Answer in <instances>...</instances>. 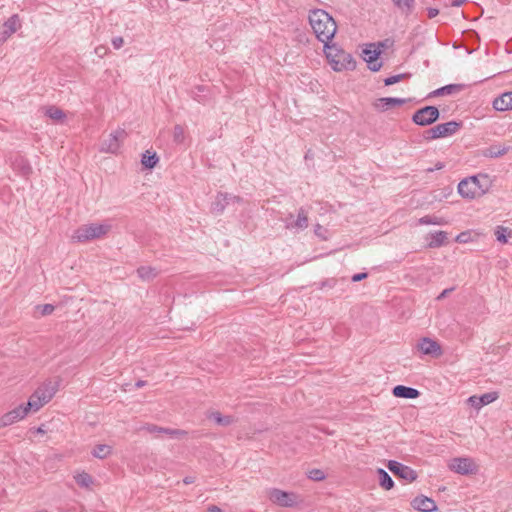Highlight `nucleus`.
I'll return each instance as SVG.
<instances>
[{"label":"nucleus","instance_id":"4468645a","mask_svg":"<svg viewBox=\"0 0 512 512\" xmlns=\"http://www.w3.org/2000/svg\"><path fill=\"white\" fill-rule=\"evenodd\" d=\"M380 53L381 51L374 44H370L363 50V59L367 62L368 68L373 72L379 71L382 67V63L377 61Z\"/></svg>","mask_w":512,"mask_h":512},{"label":"nucleus","instance_id":"f3484780","mask_svg":"<svg viewBox=\"0 0 512 512\" xmlns=\"http://www.w3.org/2000/svg\"><path fill=\"white\" fill-rule=\"evenodd\" d=\"M499 397L498 392H488L481 396H470L467 400V402L476 409H481L483 406L488 405L495 400H497Z\"/></svg>","mask_w":512,"mask_h":512},{"label":"nucleus","instance_id":"5701e85b","mask_svg":"<svg viewBox=\"0 0 512 512\" xmlns=\"http://www.w3.org/2000/svg\"><path fill=\"white\" fill-rule=\"evenodd\" d=\"M447 242V233L445 231H437L429 234V248H438Z\"/></svg>","mask_w":512,"mask_h":512},{"label":"nucleus","instance_id":"c03bdc74","mask_svg":"<svg viewBox=\"0 0 512 512\" xmlns=\"http://www.w3.org/2000/svg\"><path fill=\"white\" fill-rule=\"evenodd\" d=\"M124 44V40L122 37H114L112 39V45L115 49H120Z\"/></svg>","mask_w":512,"mask_h":512},{"label":"nucleus","instance_id":"7ed1b4c3","mask_svg":"<svg viewBox=\"0 0 512 512\" xmlns=\"http://www.w3.org/2000/svg\"><path fill=\"white\" fill-rule=\"evenodd\" d=\"M57 391V384L53 382H46L39 386L36 391L30 396L26 405L29 412H37L45 404H47L55 395Z\"/></svg>","mask_w":512,"mask_h":512},{"label":"nucleus","instance_id":"13d9d810","mask_svg":"<svg viewBox=\"0 0 512 512\" xmlns=\"http://www.w3.org/2000/svg\"><path fill=\"white\" fill-rule=\"evenodd\" d=\"M100 52H102V49L96 48V53L99 54Z\"/></svg>","mask_w":512,"mask_h":512},{"label":"nucleus","instance_id":"c85d7f7f","mask_svg":"<svg viewBox=\"0 0 512 512\" xmlns=\"http://www.w3.org/2000/svg\"><path fill=\"white\" fill-rule=\"evenodd\" d=\"M494 234L498 242L506 244L508 242V237L512 236V230L508 227L497 226Z\"/></svg>","mask_w":512,"mask_h":512},{"label":"nucleus","instance_id":"6e6d98bb","mask_svg":"<svg viewBox=\"0 0 512 512\" xmlns=\"http://www.w3.org/2000/svg\"><path fill=\"white\" fill-rule=\"evenodd\" d=\"M144 385H145V381H143V380H139V381H137V382H136V384H135V386H136L137 388H141V387H143Z\"/></svg>","mask_w":512,"mask_h":512},{"label":"nucleus","instance_id":"c9c22d12","mask_svg":"<svg viewBox=\"0 0 512 512\" xmlns=\"http://www.w3.org/2000/svg\"><path fill=\"white\" fill-rule=\"evenodd\" d=\"M159 433L169 435L171 438H179L186 434V432L183 430L169 429V428H163V427L159 428Z\"/></svg>","mask_w":512,"mask_h":512},{"label":"nucleus","instance_id":"de8ad7c7","mask_svg":"<svg viewBox=\"0 0 512 512\" xmlns=\"http://www.w3.org/2000/svg\"><path fill=\"white\" fill-rule=\"evenodd\" d=\"M453 291V288L444 289L437 297V300H442L445 298L450 292Z\"/></svg>","mask_w":512,"mask_h":512},{"label":"nucleus","instance_id":"3c124183","mask_svg":"<svg viewBox=\"0 0 512 512\" xmlns=\"http://www.w3.org/2000/svg\"><path fill=\"white\" fill-rule=\"evenodd\" d=\"M437 96H443V90H441V88H438L429 94V97H437Z\"/></svg>","mask_w":512,"mask_h":512},{"label":"nucleus","instance_id":"2eb2a0df","mask_svg":"<svg viewBox=\"0 0 512 512\" xmlns=\"http://www.w3.org/2000/svg\"><path fill=\"white\" fill-rule=\"evenodd\" d=\"M241 201L242 199L239 196L227 193H218L212 204V210L216 213H222L227 205L239 203Z\"/></svg>","mask_w":512,"mask_h":512},{"label":"nucleus","instance_id":"412c9836","mask_svg":"<svg viewBox=\"0 0 512 512\" xmlns=\"http://www.w3.org/2000/svg\"><path fill=\"white\" fill-rule=\"evenodd\" d=\"M493 108L497 111L512 110V91L505 92L493 101Z\"/></svg>","mask_w":512,"mask_h":512},{"label":"nucleus","instance_id":"603ef678","mask_svg":"<svg viewBox=\"0 0 512 512\" xmlns=\"http://www.w3.org/2000/svg\"><path fill=\"white\" fill-rule=\"evenodd\" d=\"M194 481H195V478L192 477V476H186L183 479V483L186 484V485L192 484V483H194Z\"/></svg>","mask_w":512,"mask_h":512},{"label":"nucleus","instance_id":"09e8293b","mask_svg":"<svg viewBox=\"0 0 512 512\" xmlns=\"http://www.w3.org/2000/svg\"><path fill=\"white\" fill-rule=\"evenodd\" d=\"M438 14H439V10L438 9H436V8H429L428 9V17L430 19L436 17Z\"/></svg>","mask_w":512,"mask_h":512},{"label":"nucleus","instance_id":"f8f14e48","mask_svg":"<svg viewBox=\"0 0 512 512\" xmlns=\"http://www.w3.org/2000/svg\"><path fill=\"white\" fill-rule=\"evenodd\" d=\"M387 468L394 475L408 482H413L417 478V473L415 470L395 460H390L387 464Z\"/></svg>","mask_w":512,"mask_h":512},{"label":"nucleus","instance_id":"c756f323","mask_svg":"<svg viewBox=\"0 0 512 512\" xmlns=\"http://www.w3.org/2000/svg\"><path fill=\"white\" fill-rule=\"evenodd\" d=\"M112 452V447L106 444H99L92 450V455L99 459L107 458Z\"/></svg>","mask_w":512,"mask_h":512},{"label":"nucleus","instance_id":"49530a36","mask_svg":"<svg viewBox=\"0 0 512 512\" xmlns=\"http://www.w3.org/2000/svg\"><path fill=\"white\" fill-rule=\"evenodd\" d=\"M159 428H160L159 426L152 425V424H151V425H147V426L145 427V429H146L149 433H158V434H160V433H159Z\"/></svg>","mask_w":512,"mask_h":512},{"label":"nucleus","instance_id":"2f4dec72","mask_svg":"<svg viewBox=\"0 0 512 512\" xmlns=\"http://www.w3.org/2000/svg\"><path fill=\"white\" fill-rule=\"evenodd\" d=\"M74 479L79 486L84 488H89L93 483L92 477L86 472L76 474Z\"/></svg>","mask_w":512,"mask_h":512},{"label":"nucleus","instance_id":"ddd939ff","mask_svg":"<svg viewBox=\"0 0 512 512\" xmlns=\"http://www.w3.org/2000/svg\"><path fill=\"white\" fill-rule=\"evenodd\" d=\"M28 413L29 408H26L24 405H19L0 417V428L12 425L13 423L22 420Z\"/></svg>","mask_w":512,"mask_h":512},{"label":"nucleus","instance_id":"0eeeda50","mask_svg":"<svg viewBox=\"0 0 512 512\" xmlns=\"http://www.w3.org/2000/svg\"><path fill=\"white\" fill-rule=\"evenodd\" d=\"M439 114L437 107L425 106L413 114L412 120L417 125L427 126L434 123L439 118Z\"/></svg>","mask_w":512,"mask_h":512},{"label":"nucleus","instance_id":"f704fd0d","mask_svg":"<svg viewBox=\"0 0 512 512\" xmlns=\"http://www.w3.org/2000/svg\"><path fill=\"white\" fill-rule=\"evenodd\" d=\"M463 89V84H449L441 87V90H443V95L455 94L462 91Z\"/></svg>","mask_w":512,"mask_h":512},{"label":"nucleus","instance_id":"79ce46f5","mask_svg":"<svg viewBox=\"0 0 512 512\" xmlns=\"http://www.w3.org/2000/svg\"><path fill=\"white\" fill-rule=\"evenodd\" d=\"M470 241V233L462 232L456 237V242L458 243H468Z\"/></svg>","mask_w":512,"mask_h":512},{"label":"nucleus","instance_id":"a211bd4d","mask_svg":"<svg viewBox=\"0 0 512 512\" xmlns=\"http://www.w3.org/2000/svg\"><path fill=\"white\" fill-rule=\"evenodd\" d=\"M406 102L403 98L382 97L373 102V107L378 111H386L396 106H401Z\"/></svg>","mask_w":512,"mask_h":512},{"label":"nucleus","instance_id":"20e7f679","mask_svg":"<svg viewBox=\"0 0 512 512\" xmlns=\"http://www.w3.org/2000/svg\"><path fill=\"white\" fill-rule=\"evenodd\" d=\"M111 229V225L109 224H100V223H90L85 224L77 228L73 235L72 239L77 242H88L94 239H98L104 235H106Z\"/></svg>","mask_w":512,"mask_h":512},{"label":"nucleus","instance_id":"5fc2aeb1","mask_svg":"<svg viewBox=\"0 0 512 512\" xmlns=\"http://www.w3.org/2000/svg\"><path fill=\"white\" fill-rule=\"evenodd\" d=\"M207 512H222V510L219 507H217V506H210L207 509Z\"/></svg>","mask_w":512,"mask_h":512},{"label":"nucleus","instance_id":"9b49d317","mask_svg":"<svg viewBox=\"0 0 512 512\" xmlns=\"http://www.w3.org/2000/svg\"><path fill=\"white\" fill-rule=\"evenodd\" d=\"M269 499L281 506V507H292L296 504L297 497L295 493L286 492L277 488L270 489L268 492Z\"/></svg>","mask_w":512,"mask_h":512},{"label":"nucleus","instance_id":"4d7b16f0","mask_svg":"<svg viewBox=\"0 0 512 512\" xmlns=\"http://www.w3.org/2000/svg\"><path fill=\"white\" fill-rule=\"evenodd\" d=\"M35 432H36V433H39V434H44V433H45V430L43 429V427H42V426H40V427H38V428H36V429H35Z\"/></svg>","mask_w":512,"mask_h":512},{"label":"nucleus","instance_id":"6e6552de","mask_svg":"<svg viewBox=\"0 0 512 512\" xmlns=\"http://www.w3.org/2000/svg\"><path fill=\"white\" fill-rule=\"evenodd\" d=\"M127 133L123 129H117L109 134L108 138L101 143V152L117 153L120 149L121 143L126 138Z\"/></svg>","mask_w":512,"mask_h":512},{"label":"nucleus","instance_id":"f03ea898","mask_svg":"<svg viewBox=\"0 0 512 512\" xmlns=\"http://www.w3.org/2000/svg\"><path fill=\"white\" fill-rule=\"evenodd\" d=\"M326 58L334 71L353 70L356 62L351 54L338 49L335 45L324 46Z\"/></svg>","mask_w":512,"mask_h":512},{"label":"nucleus","instance_id":"b1692460","mask_svg":"<svg viewBox=\"0 0 512 512\" xmlns=\"http://www.w3.org/2000/svg\"><path fill=\"white\" fill-rule=\"evenodd\" d=\"M510 150V147L504 146V145H492L488 149L485 150L484 156L490 157V158H498Z\"/></svg>","mask_w":512,"mask_h":512},{"label":"nucleus","instance_id":"4be33fe9","mask_svg":"<svg viewBox=\"0 0 512 512\" xmlns=\"http://www.w3.org/2000/svg\"><path fill=\"white\" fill-rule=\"evenodd\" d=\"M393 395L398 398L415 399L420 395V392L412 387L404 385H397L393 388Z\"/></svg>","mask_w":512,"mask_h":512},{"label":"nucleus","instance_id":"8fccbe9b","mask_svg":"<svg viewBox=\"0 0 512 512\" xmlns=\"http://www.w3.org/2000/svg\"><path fill=\"white\" fill-rule=\"evenodd\" d=\"M443 168H444V163H442V162H437L433 168H428V169H427V171H428V172H433V171H435V170H441V169H443Z\"/></svg>","mask_w":512,"mask_h":512},{"label":"nucleus","instance_id":"37998d69","mask_svg":"<svg viewBox=\"0 0 512 512\" xmlns=\"http://www.w3.org/2000/svg\"><path fill=\"white\" fill-rule=\"evenodd\" d=\"M314 233L321 239H326V230L320 224L315 225Z\"/></svg>","mask_w":512,"mask_h":512},{"label":"nucleus","instance_id":"f257e3e1","mask_svg":"<svg viewBox=\"0 0 512 512\" xmlns=\"http://www.w3.org/2000/svg\"><path fill=\"white\" fill-rule=\"evenodd\" d=\"M309 23L317 39L325 45L329 44L335 36L337 25L335 20L326 11L316 9L309 15Z\"/></svg>","mask_w":512,"mask_h":512},{"label":"nucleus","instance_id":"bb28decb","mask_svg":"<svg viewBox=\"0 0 512 512\" xmlns=\"http://www.w3.org/2000/svg\"><path fill=\"white\" fill-rule=\"evenodd\" d=\"M392 3L405 15L412 13L415 5L414 0H391Z\"/></svg>","mask_w":512,"mask_h":512},{"label":"nucleus","instance_id":"6ab92c4d","mask_svg":"<svg viewBox=\"0 0 512 512\" xmlns=\"http://www.w3.org/2000/svg\"><path fill=\"white\" fill-rule=\"evenodd\" d=\"M414 509L421 512H433L437 509V505L434 500L426 496H418L411 502Z\"/></svg>","mask_w":512,"mask_h":512},{"label":"nucleus","instance_id":"bf43d9fd","mask_svg":"<svg viewBox=\"0 0 512 512\" xmlns=\"http://www.w3.org/2000/svg\"><path fill=\"white\" fill-rule=\"evenodd\" d=\"M100 52H102V49L96 48V53L99 54Z\"/></svg>","mask_w":512,"mask_h":512},{"label":"nucleus","instance_id":"58836bf2","mask_svg":"<svg viewBox=\"0 0 512 512\" xmlns=\"http://www.w3.org/2000/svg\"><path fill=\"white\" fill-rule=\"evenodd\" d=\"M406 77H407L406 74L393 75V76L387 77L384 80V84L386 86H390V85H393V84H396V83L400 82L402 79H404Z\"/></svg>","mask_w":512,"mask_h":512},{"label":"nucleus","instance_id":"a878e982","mask_svg":"<svg viewBox=\"0 0 512 512\" xmlns=\"http://www.w3.org/2000/svg\"><path fill=\"white\" fill-rule=\"evenodd\" d=\"M379 484L385 490H390L394 486V482L390 475L382 468L377 470Z\"/></svg>","mask_w":512,"mask_h":512},{"label":"nucleus","instance_id":"9d476101","mask_svg":"<svg viewBox=\"0 0 512 512\" xmlns=\"http://www.w3.org/2000/svg\"><path fill=\"white\" fill-rule=\"evenodd\" d=\"M416 348L421 354L433 358H438L443 354L441 345L436 340L429 337L419 339Z\"/></svg>","mask_w":512,"mask_h":512},{"label":"nucleus","instance_id":"dca6fc26","mask_svg":"<svg viewBox=\"0 0 512 512\" xmlns=\"http://www.w3.org/2000/svg\"><path fill=\"white\" fill-rule=\"evenodd\" d=\"M293 215L290 214L285 220L287 229L304 230L308 227V213L304 208L298 210L297 219L292 221Z\"/></svg>","mask_w":512,"mask_h":512},{"label":"nucleus","instance_id":"cd10ccee","mask_svg":"<svg viewBox=\"0 0 512 512\" xmlns=\"http://www.w3.org/2000/svg\"><path fill=\"white\" fill-rule=\"evenodd\" d=\"M159 159L155 152L151 153L149 150H147L143 155L141 159V163L144 167L148 169H152L156 166Z\"/></svg>","mask_w":512,"mask_h":512},{"label":"nucleus","instance_id":"e433bc0d","mask_svg":"<svg viewBox=\"0 0 512 512\" xmlns=\"http://www.w3.org/2000/svg\"><path fill=\"white\" fill-rule=\"evenodd\" d=\"M55 307L52 304L38 305L36 311L41 316L50 315L54 311Z\"/></svg>","mask_w":512,"mask_h":512},{"label":"nucleus","instance_id":"473e14b6","mask_svg":"<svg viewBox=\"0 0 512 512\" xmlns=\"http://www.w3.org/2000/svg\"><path fill=\"white\" fill-rule=\"evenodd\" d=\"M46 116L55 121H62L65 118L64 112L55 106H50L46 109Z\"/></svg>","mask_w":512,"mask_h":512},{"label":"nucleus","instance_id":"864d4df0","mask_svg":"<svg viewBox=\"0 0 512 512\" xmlns=\"http://www.w3.org/2000/svg\"><path fill=\"white\" fill-rule=\"evenodd\" d=\"M466 0H453L451 5L454 7H460L465 3Z\"/></svg>","mask_w":512,"mask_h":512},{"label":"nucleus","instance_id":"72a5a7b5","mask_svg":"<svg viewBox=\"0 0 512 512\" xmlns=\"http://www.w3.org/2000/svg\"><path fill=\"white\" fill-rule=\"evenodd\" d=\"M210 419H213L218 425L228 426L233 422V418L231 416H222L219 412H212L209 415Z\"/></svg>","mask_w":512,"mask_h":512},{"label":"nucleus","instance_id":"39448f33","mask_svg":"<svg viewBox=\"0 0 512 512\" xmlns=\"http://www.w3.org/2000/svg\"><path fill=\"white\" fill-rule=\"evenodd\" d=\"M461 122L449 121L446 123L438 124L424 133V138L427 140H434L438 138H445L454 135L460 128Z\"/></svg>","mask_w":512,"mask_h":512},{"label":"nucleus","instance_id":"aec40b11","mask_svg":"<svg viewBox=\"0 0 512 512\" xmlns=\"http://www.w3.org/2000/svg\"><path fill=\"white\" fill-rule=\"evenodd\" d=\"M21 27L20 19L17 14L9 17L3 24V31L1 32V38L3 40L8 39Z\"/></svg>","mask_w":512,"mask_h":512},{"label":"nucleus","instance_id":"7c9ffc66","mask_svg":"<svg viewBox=\"0 0 512 512\" xmlns=\"http://www.w3.org/2000/svg\"><path fill=\"white\" fill-rule=\"evenodd\" d=\"M138 276L145 280H151L157 276V271L150 266H142L137 269Z\"/></svg>","mask_w":512,"mask_h":512},{"label":"nucleus","instance_id":"4c0bfd02","mask_svg":"<svg viewBox=\"0 0 512 512\" xmlns=\"http://www.w3.org/2000/svg\"><path fill=\"white\" fill-rule=\"evenodd\" d=\"M174 141L177 143H182L184 140V129L180 125H176L173 131Z\"/></svg>","mask_w":512,"mask_h":512},{"label":"nucleus","instance_id":"a18cd8bd","mask_svg":"<svg viewBox=\"0 0 512 512\" xmlns=\"http://www.w3.org/2000/svg\"><path fill=\"white\" fill-rule=\"evenodd\" d=\"M368 276L367 273H358V274H354L352 276V281L353 282H358V281H361L363 279H365L366 277Z\"/></svg>","mask_w":512,"mask_h":512},{"label":"nucleus","instance_id":"393cba45","mask_svg":"<svg viewBox=\"0 0 512 512\" xmlns=\"http://www.w3.org/2000/svg\"><path fill=\"white\" fill-rule=\"evenodd\" d=\"M448 221L443 217H438L435 215H426L418 219V224L420 225H446Z\"/></svg>","mask_w":512,"mask_h":512},{"label":"nucleus","instance_id":"423d86ee","mask_svg":"<svg viewBox=\"0 0 512 512\" xmlns=\"http://www.w3.org/2000/svg\"><path fill=\"white\" fill-rule=\"evenodd\" d=\"M448 467L451 471L461 475H469L477 471L474 460L469 457H455L449 461Z\"/></svg>","mask_w":512,"mask_h":512},{"label":"nucleus","instance_id":"1a4fd4ad","mask_svg":"<svg viewBox=\"0 0 512 512\" xmlns=\"http://www.w3.org/2000/svg\"><path fill=\"white\" fill-rule=\"evenodd\" d=\"M477 177L471 176L463 179L458 184V192L459 194L467 199H474L480 197L484 194L483 189H479L477 187Z\"/></svg>","mask_w":512,"mask_h":512},{"label":"nucleus","instance_id":"a19ab883","mask_svg":"<svg viewBox=\"0 0 512 512\" xmlns=\"http://www.w3.org/2000/svg\"><path fill=\"white\" fill-rule=\"evenodd\" d=\"M324 477V472L318 469L311 470L309 473V478L313 480H322Z\"/></svg>","mask_w":512,"mask_h":512},{"label":"nucleus","instance_id":"ea45409f","mask_svg":"<svg viewBox=\"0 0 512 512\" xmlns=\"http://www.w3.org/2000/svg\"><path fill=\"white\" fill-rule=\"evenodd\" d=\"M477 177V187L479 189H483L484 190V194L486 193L487 191V185H486V182H487V176L485 175H479V176H476Z\"/></svg>","mask_w":512,"mask_h":512}]
</instances>
